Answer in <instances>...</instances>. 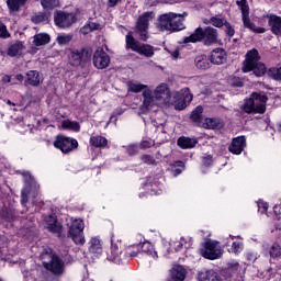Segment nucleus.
I'll list each match as a JSON object with an SVG mask.
<instances>
[{
    "mask_svg": "<svg viewBox=\"0 0 281 281\" xmlns=\"http://www.w3.org/2000/svg\"><path fill=\"white\" fill-rule=\"evenodd\" d=\"M153 93L162 106L173 105L177 111H183L193 99L189 88L171 93L168 83L158 85Z\"/></svg>",
    "mask_w": 281,
    "mask_h": 281,
    "instance_id": "obj_1",
    "label": "nucleus"
},
{
    "mask_svg": "<svg viewBox=\"0 0 281 281\" xmlns=\"http://www.w3.org/2000/svg\"><path fill=\"white\" fill-rule=\"evenodd\" d=\"M188 13L177 14L173 12L165 13L159 16L157 27L160 32H181L186 29L183 21Z\"/></svg>",
    "mask_w": 281,
    "mask_h": 281,
    "instance_id": "obj_2",
    "label": "nucleus"
},
{
    "mask_svg": "<svg viewBox=\"0 0 281 281\" xmlns=\"http://www.w3.org/2000/svg\"><path fill=\"white\" fill-rule=\"evenodd\" d=\"M241 71H244V74L254 71L255 76L258 78H260L263 74H267V66L260 63V54L256 48L247 52Z\"/></svg>",
    "mask_w": 281,
    "mask_h": 281,
    "instance_id": "obj_3",
    "label": "nucleus"
},
{
    "mask_svg": "<svg viewBox=\"0 0 281 281\" xmlns=\"http://www.w3.org/2000/svg\"><path fill=\"white\" fill-rule=\"evenodd\" d=\"M203 38L205 45H215V43H218V31L210 26L204 31L198 27L190 36L184 37L183 43H199Z\"/></svg>",
    "mask_w": 281,
    "mask_h": 281,
    "instance_id": "obj_4",
    "label": "nucleus"
},
{
    "mask_svg": "<svg viewBox=\"0 0 281 281\" xmlns=\"http://www.w3.org/2000/svg\"><path fill=\"white\" fill-rule=\"evenodd\" d=\"M267 95L252 92L249 99H246L241 106L245 113H259L262 115L267 111Z\"/></svg>",
    "mask_w": 281,
    "mask_h": 281,
    "instance_id": "obj_5",
    "label": "nucleus"
},
{
    "mask_svg": "<svg viewBox=\"0 0 281 281\" xmlns=\"http://www.w3.org/2000/svg\"><path fill=\"white\" fill-rule=\"evenodd\" d=\"M68 234L75 245H85V222L81 218L67 220Z\"/></svg>",
    "mask_w": 281,
    "mask_h": 281,
    "instance_id": "obj_6",
    "label": "nucleus"
},
{
    "mask_svg": "<svg viewBox=\"0 0 281 281\" xmlns=\"http://www.w3.org/2000/svg\"><path fill=\"white\" fill-rule=\"evenodd\" d=\"M126 47L132 49V52H136L140 54V56H146V58H153L155 56V48L148 44H142L133 37V33L130 32L126 35Z\"/></svg>",
    "mask_w": 281,
    "mask_h": 281,
    "instance_id": "obj_7",
    "label": "nucleus"
},
{
    "mask_svg": "<svg viewBox=\"0 0 281 281\" xmlns=\"http://www.w3.org/2000/svg\"><path fill=\"white\" fill-rule=\"evenodd\" d=\"M200 254L207 260H217V258L223 256V249L221 245H218V241L209 240L204 243L203 247L200 249Z\"/></svg>",
    "mask_w": 281,
    "mask_h": 281,
    "instance_id": "obj_8",
    "label": "nucleus"
},
{
    "mask_svg": "<svg viewBox=\"0 0 281 281\" xmlns=\"http://www.w3.org/2000/svg\"><path fill=\"white\" fill-rule=\"evenodd\" d=\"M155 19V13L145 12L138 18L136 24V34L139 35L140 41H148V23Z\"/></svg>",
    "mask_w": 281,
    "mask_h": 281,
    "instance_id": "obj_9",
    "label": "nucleus"
},
{
    "mask_svg": "<svg viewBox=\"0 0 281 281\" xmlns=\"http://www.w3.org/2000/svg\"><path fill=\"white\" fill-rule=\"evenodd\" d=\"M158 106H162V105L158 101L157 97L154 95L153 90H150V88L144 90L140 111L143 113H148V111H157Z\"/></svg>",
    "mask_w": 281,
    "mask_h": 281,
    "instance_id": "obj_10",
    "label": "nucleus"
},
{
    "mask_svg": "<svg viewBox=\"0 0 281 281\" xmlns=\"http://www.w3.org/2000/svg\"><path fill=\"white\" fill-rule=\"evenodd\" d=\"M54 146L61 150V153H71V150L78 148V140L67 136H57Z\"/></svg>",
    "mask_w": 281,
    "mask_h": 281,
    "instance_id": "obj_11",
    "label": "nucleus"
},
{
    "mask_svg": "<svg viewBox=\"0 0 281 281\" xmlns=\"http://www.w3.org/2000/svg\"><path fill=\"white\" fill-rule=\"evenodd\" d=\"M55 25L65 30L76 23V15L74 13L57 12L54 15Z\"/></svg>",
    "mask_w": 281,
    "mask_h": 281,
    "instance_id": "obj_12",
    "label": "nucleus"
},
{
    "mask_svg": "<svg viewBox=\"0 0 281 281\" xmlns=\"http://www.w3.org/2000/svg\"><path fill=\"white\" fill-rule=\"evenodd\" d=\"M43 266L47 271H50L55 276H60L65 271V262L56 255H53L49 262H43Z\"/></svg>",
    "mask_w": 281,
    "mask_h": 281,
    "instance_id": "obj_13",
    "label": "nucleus"
},
{
    "mask_svg": "<svg viewBox=\"0 0 281 281\" xmlns=\"http://www.w3.org/2000/svg\"><path fill=\"white\" fill-rule=\"evenodd\" d=\"M243 14V23L244 26L250 30V32H255V34H265L267 30L262 26H256L251 20L249 19V7L247 4L240 8Z\"/></svg>",
    "mask_w": 281,
    "mask_h": 281,
    "instance_id": "obj_14",
    "label": "nucleus"
},
{
    "mask_svg": "<svg viewBox=\"0 0 281 281\" xmlns=\"http://www.w3.org/2000/svg\"><path fill=\"white\" fill-rule=\"evenodd\" d=\"M111 63V57L102 48H98L93 54V65L97 69H106Z\"/></svg>",
    "mask_w": 281,
    "mask_h": 281,
    "instance_id": "obj_15",
    "label": "nucleus"
},
{
    "mask_svg": "<svg viewBox=\"0 0 281 281\" xmlns=\"http://www.w3.org/2000/svg\"><path fill=\"white\" fill-rule=\"evenodd\" d=\"M44 225L53 234H57L58 236L63 235V225L56 220V215L45 216L44 217Z\"/></svg>",
    "mask_w": 281,
    "mask_h": 281,
    "instance_id": "obj_16",
    "label": "nucleus"
},
{
    "mask_svg": "<svg viewBox=\"0 0 281 281\" xmlns=\"http://www.w3.org/2000/svg\"><path fill=\"white\" fill-rule=\"evenodd\" d=\"M88 251L89 254L93 255L94 258L102 256V239L98 236H92L88 241Z\"/></svg>",
    "mask_w": 281,
    "mask_h": 281,
    "instance_id": "obj_17",
    "label": "nucleus"
},
{
    "mask_svg": "<svg viewBox=\"0 0 281 281\" xmlns=\"http://www.w3.org/2000/svg\"><path fill=\"white\" fill-rule=\"evenodd\" d=\"M245 146H247L245 136H239L233 139L228 150L233 155H240L245 150Z\"/></svg>",
    "mask_w": 281,
    "mask_h": 281,
    "instance_id": "obj_18",
    "label": "nucleus"
},
{
    "mask_svg": "<svg viewBox=\"0 0 281 281\" xmlns=\"http://www.w3.org/2000/svg\"><path fill=\"white\" fill-rule=\"evenodd\" d=\"M210 60L213 65H223L227 60V53L223 48H215L211 53Z\"/></svg>",
    "mask_w": 281,
    "mask_h": 281,
    "instance_id": "obj_19",
    "label": "nucleus"
},
{
    "mask_svg": "<svg viewBox=\"0 0 281 281\" xmlns=\"http://www.w3.org/2000/svg\"><path fill=\"white\" fill-rule=\"evenodd\" d=\"M68 60L69 65H71L72 67H80V65H82V61L85 60V49L71 50Z\"/></svg>",
    "mask_w": 281,
    "mask_h": 281,
    "instance_id": "obj_20",
    "label": "nucleus"
},
{
    "mask_svg": "<svg viewBox=\"0 0 281 281\" xmlns=\"http://www.w3.org/2000/svg\"><path fill=\"white\" fill-rule=\"evenodd\" d=\"M268 24L272 34H276V36H281V18L276 14H270L268 15Z\"/></svg>",
    "mask_w": 281,
    "mask_h": 281,
    "instance_id": "obj_21",
    "label": "nucleus"
},
{
    "mask_svg": "<svg viewBox=\"0 0 281 281\" xmlns=\"http://www.w3.org/2000/svg\"><path fill=\"white\" fill-rule=\"evenodd\" d=\"M26 82L31 87H38V85H43V75L37 70H30L26 72Z\"/></svg>",
    "mask_w": 281,
    "mask_h": 281,
    "instance_id": "obj_22",
    "label": "nucleus"
},
{
    "mask_svg": "<svg viewBox=\"0 0 281 281\" xmlns=\"http://www.w3.org/2000/svg\"><path fill=\"white\" fill-rule=\"evenodd\" d=\"M143 188L146 190L147 194L151 196H154V194L159 195L164 192V186L157 181H148Z\"/></svg>",
    "mask_w": 281,
    "mask_h": 281,
    "instance_id": "obj_23",
    "label": "nucleus"
},
{
    "mask_svg": "<svg viewBox=\"0 0 281 281\" xmlns=\"http://www.w3.org/2000/svg\"><path fill=\"white\" fill-rule=\"evenodd\" d=\"M186 276H188V270H186L183 266H175L171 269V272H170L171 281H183L186 280Z\"/></svg>",
    "mask_w": 281,
    "mask_h": 281,
    "instance_id": "obj_24",
    "label": "nucleus"
},
{
    "mask_svg": "<svg viewBox=\"0 0 281 281\" xmlns=\"http://www.w3.org/2000/svg\"><path fill=\"white\" fill-rule=\"evenodd\" d=\"M140 245V254H146V256H149V258H153L154 260H157L159 256L155 251V246L150 244V241H144Z\"/></svg>",
    "mask_w": 281,
    "mask_h": 281,
    "instance_id": "obj_25",
    "label": "nucleus"
},
{
    "mask_svg": "<svg viewBox=\"0 0 281 281\" xmlns=\"http://www.w3.org/2000/svg\"><path fill=\"white\" fill-rule=\"evenodd\" d=\"M200 126H202V128L214 130L223 126V122L221 121V119L206 117L202 121Z\"/></svg>",
    "mask_w": 281,
    "mask_h": 281,
    "instance_id": "obj_26",
    "label": "nucleus"
},
{
    "mask_svg": "<svg viewBox=\"0 0 281 281\" xmlns=\"http://www.w3.org/2000/svg\"><path fill=\"white\" fill-rule=\"evenodd\" d=\"M232 243V248L231 251L232 254H240V251H243L244 246H243V240H235L234 241V236L229 235L226 238L225 245H229Z\"/></svg>",
    "mask_w": 281,
    "mask_h": 281,
    "instance_id": "obj_27",
    "label": "nucleus"
},
{
    "mask_svg": "<svg viewBox=\"0 0 281 281\" xmlns=\"http://www.w3.org/2000/svg\"><path fill=\"white\" fill-rule=\"evenodd\" d=\"M194 64L196 69H202L203 71H205V69H210V58H207V55L196 56Z\"/></svg>",
    "mask_w": 281,
    "mask_h": 281,
    "instance_id": "obj_28",
    "label": "nucleus"
},
{
    "mask_svg": "<svg viewBox=\"0 0 281 281\" xmlns=\"http://www.w3.org/2000/svg\"><path fill=\"white\" fill-rule=\"evenodd\" d=\"M49 41H50L49 34L40 33V34L34 35L33 45H35V47H43V45H47V43H49Z\"/></svg>",
    "mask_w": 281,
    "mask_h": 281,
    "instance_id": "obj_29",
    "label": "nucleus"
},
{
    "mask_svg": "<svg viewBox=\"0 0 281 281\" xmlns=\"http://www.w3.org/2000/svg\"><path fill=\"white\" fill-rule=\"evenodd\" d=\"M198 144L196 138H190V137H180L178 139V146H180V148H194Z\"/></svg>",
    "mask_w": 281,
    "mask_h": 281,
    "instance_id": "obj_30",
    "label": "nucleus"
},
{
    "mask_svg": "<svg viewBox=\"0 0 281 281\" xmlns=\"http://www.w3.org/2000/svg\"><path fill=\"white\" fill-rule=\"evenodd\" d=\"M25 3H27V0H7V5L10 12H19Z\"/></svg>",
    "mask_w": 281,
    "mask_h": 281,
    "instance_id": "obj_31",
    "label": "nucleus"
},
{
    "mask_svg": "<svg viewBox=\"0 0 281 281\" xmlns=\"http://www.w3.org/2000/svg\"><path fill=\"white\" fill-rule=\"evenodd\" d=\"M190 119L192 122H195L199 126H201L203 122V108L198 105L192 112Z\"/></svg>",
    "mask_w": 281,
    "mask_h": 281,
    "instance_id": "obj_32",
    "label": "nucleus"
},
{
    "mask_svg": "<svg viewBox=\"0 0 281 281\" xmlns=\"http://www.w3.org/2000/svg\"><path fill=\"white\" fill-rule=\"evenodd\" d=\"M61 128H64V131H75L76 133H78V131H80V123L76 121L65 120L61 122Z\"/></svg>",
    "mask_w": 281,
    "mask_h": 281,
    "instance_id": "obj_33",
    "label": "nucleus"
},
{
    "mask_svg": "<svg viewBox=\"0 0 281 281\" xmlns=\"http://www.w3.org/2000/svg\"><path fill=\"white\" fill-rule=\"evenodd\" d=\"M23 49H24L23 42H15L9 47L8 56H12V57L19 56L21 52H23Z\"/></svg>",
    "mask_w": 281,
    "mask_h": 281,
    "instance_id": "obj_34",
    "label": "nucleus"
},
{
    "mask_svg": "<svg viewBox=\"0 0 281 281\" xmlns=\"http://www.w3.org/2000/svg\"><path fill=\"white\" fill-rule=\"evenodd\" d=\"M90 144L91 146H94V148H104V146L109 144V140H106L104 136H91Z\"/></svg>",
    "mask_w": 281,
    "mask_h": 281,
    "instance_id": "obj_35",
    "label": "nucleus"
},
{
    "mask_svg": "<svg viewBox=\"0 0 281 281\" xmlns=\"http://www.w3.org/2000/svg\"><path fill=\"white\" fill-rule=\"evenodd\" d=\"M146 89H149V88L144 83L134 82V81H131L128 83V91H131L132 93H142V91L144 92L146 91Z\"/></svg>",
    "mask_w": 281,
    "mask_h": 281,
    "instance_id": "obj_36",
    "label": "nucleus"
},
{
    "mask_svg": "<svg viewBox=\"0 0 281 281\" xmlns=\"http://www.w3.org/2000/svg\"><path fill=\"white\" fill-rule=\"evenodd\" d=\"M140 247L142 245L139 244L131 245L125 249V255L128 256L130 258H136L138 254H142Z\"/></svg>",
    "mask_w": 281,
    "mask_h": 281,
    "instance_id": "obj_37",
    "label": "nucleus"
},
{
    "mask_svg": "<svg viewBox=\"0 0 281 281\" xmlns=\"http://www.w3.org/2000/svg\"><path fill=\"white\" fill-rule=\"evenodd\" d=\"M72 38H74V35L71 34L59 33L56 37V42L58 43V45H60V47H63L65 45H69Z\"/></svg>",
    "mask_w": 281,
    "mask_h": 281,
    "instance_id": "obj_38",
    "label": "nucleus"
},
{
    "mask_svg": "<svg viewBox=\"0 0 281 281\" xmlns=\"http://www.w3.org/2000/svg\"><path fill=\"white\" fill-rule=\"evenodd\" d=\"M121 255H122V250H120V247H117V244H112L111 255H109V260H112V262H120Z\"/></svg>",
    "mask_w": 281,
    "mask_h": 281,
    "instance_id": "obj_39",
    "label": "nucleus"
},
{
    "mask_svg": "<svg viewBox=\"0 0 281 281\" xmlns=\"http://www.w3.org/2000/svg\"><path fill=\"white\" fill-rule=\"evenodd\" d=\"M95 30H100V24L95 22H90L86 25H83L80 30L81 34L87 35L90 34V32H93Z\"/></svg>",
    "mask_w": 281,
    "mask_h": 281,
    "instance_id": "obj_40",
    "label": "nucleus"
},
{
    "mask_svg": "<svg viewBox=\"0 0 281 281\" xmlns=\"http://www.w3.org/2000/svg\"><path fill=\"white\" fill-rule=\"evenodd\" d=\"M41 5L44 10H54V8H58L60 5L59 0H41Z\"/></svg>",
    "mask_w": 281,
    "mask_h": 281,
    "instance_id": "obj_41",
    "label": "nucleus"
},
{
    "mask_svg": "<svg viewBox=\"0 0 281 281\" xmlns=\"http://www.w3.org/2000/svg\"><path fill=\"white\" fill-rule=\"evenodd\" d=\"M269 78H272V80H278L281 82V66L270 68L268 70Z\"/></svg>",
    "mask_w": 281,
    "mask_h": 281,
    "instance_id": "obj_42",
    "label": "nucleus"
},
{
    "mask_svg": "<svg viewBox=\"0 0 281 281\" xmlns=\"http://www.w3.org/2000/svg\"><path fill=\"white\" fill-rule=\"evenodd\" d=\"M183 161H176L173 165H171V173L173 177H179L181 172H183Z\"/></svg>",
    "mask_w": 281,
    "mask_h": 281,
    "instance_id": "obj_43",
    "label": "nucleus"
},
{
    "mask_svg": "<svg viewBox=\"0 0 281 281\" xmlns=\"http://www.w3.org/2000/svg\"><path fill=\"white\" fill-rule=\"evenodd\" d=\"M271 258H280L281 256V246L278 243H273L269 249Z\"/></svg>",
    "mask_w": 281,
    "mask_h": 281,
    "instance_id": "obj_44",
    "label": "nucleus"
},
{
    "mask_svg": "<svg viewBox=\"0 0 281 281\" xmlns=\"http://www.w3.org/2000/svg\"><path fill=\"white\" fill-rule=\"evenodd\" d=\"M33 23H47L49 21V15L46 13H37L32 16Z\"/></svg>",
    "mask_w": 281,
    "mask_h": 281,
    "instance_id": "obj_45",
    "label": "nucleus"
},
{
    "mask_svg": "<svg viewBox=\"0 0 281 281\" xmlns=\"http://www.w3.org/2000/svg\"><path fill=\"white\" fill-rule=\"evenodd\" d=\"M210 23H212L214 25V27H223V25H225V23H227V21L223 18L214 16L211 19Z\"/></svg>",
    "mask_w": 281,
    "mask_h": 281,
    "instance_id": "obj_46",
    "label": "nucleus"
},
{
    "mask_svg": "<svg viewBox=\"0 0 281 281\" xmlns=\"http://www.w3.org/2000/svg\"><path fill=\"white\" fill-rule=\"evenodd\" d=\"M258 205V212H260V214H265L267 212V210H269V204H267V202L259 200L257 202Z\"/></svg>",
    "mask_w": 281,
    "mask_h": 281,
    "instance_id": "obj_47",
    "label": "nucleus"
},
{
    "mask_svg": "<svg viewBox=\"0 0 281 281\" xmlns=\"http://www.w3.org/2000/svg\"><path fill=\"white\" fill-rule=\"evenodd\" d=\"M0 38H10V33L8 32V27L5 24L0 22Z\"/></svg>",
    "mask_w": 281,
    "mask_h": 281,
    "instance_id": "obj_48",
    "label": "nucleus"
},
{
    "mask_svg": "<svg viewBox=\"0 0 281 281\" xmlns=\"http://www.w3.org/2000/svg\"><path fill=\"white\" fill-rule=\"evenodd\" d=\"M246 259L249 262V265L254 263L255 260H258V254L248 251L246 252Z\"/></svg>",
    "mask_w": 281,
    "mask_h": 281,
    "instance_id": "obj_49",
    "label": "nucleus"
},
{
    "mask_svg": "<svg viewBox=\"0 0 281 281\" xmlns=\"http://www.w3.org/2000/svg\"><path fill=\"white\" fill-rule=\"evenodd\" d=\"M34 193H32V191H29L27 189H23L22 190V204L27 203V198L29 196H33Z\"/></svg>",
    "mask_w": 281,
    "mask_h": 281,
    "instance_id": "obj_50",
    "label": "nucleus"
},
{
    "mask_svg": "<svg viewBox=\"0 0 281 281\" xmlns=\"http://www.w3.org/2000/svg\"><path fill=\"white\" fill-rule=\"evenodd\" d=\"M128 155H137L139 153V147L137 145H130L127 147Z\"/></svg>",
    "mask_w": 281,
    "mask_h": 281,
    "instance_id": "obj_51",
    "label": "nucleus"
},
{
    "mask_svg": "<svg viewBox=\"0 0 281 281\" xmlns=\"http://www.w3.org/2000/svg\"><path fill=\"white\" fill-rule=\"evenodd\" d=\"M150 146H155V142L153 139H145L140 143V148H150Z\"/></svg>",
    "mask_w": 281,
    "mask_h": 281,
    "instance_id": "obj_52",
    "label": "nucleus"
},
{
    "mask_svg": "<svg viewBox=\"0 0 281 281\" xmlns=\"http://www.w3.org/2000/svg\"><path fill=\"white\" fill-rule=\"evenodd\" d=\"M224 26H225V32H226V34L229 35V36H234L235 31H234V27H232V24H229V23L226 22V23L224 24Z\"/></svg>",
    "mask_w": 281,
    "mask_h": 281,
    "instance_id": "obj_53",
    "label": "nucleus"
},
{
    "mask_svg": "<svg viewBox=\"0 0 281 281\" xmlns=\"http://www.w3.org/2000/svg\"><path fill=\"white\" fill-rule=\"evenodd\" d=\"M142 161H144V164H155V158H153V156L145 155L142 157Z\"/></svg>",
    "mask_w": 281,
    "mask_h": 281,
    "instance_id": "obj_54",
    "label": "nucleus"
},
{
    "mask_svg": "<svg viewBox=\"0 0 281 281\" xmlns=\"http://www.w3.org/2000/svg\"><path fill=\"white\" fill-rule=\"evenodd\" d=\"M183 245H186V239L181 238L178 243H176V251H179L183 248Z\"/></svg>",
    "mask_w": 281,
    "mask_h": 281,
    "instance_id": "obj_55",
    "label": "nucleus"
},
{
    "mask_svg": "<svg viewBox=\"0 0 281 281\" xmlns=\"http://www.w3.org/2000/svg\"><path fill=\"white\" fill-rule=\"evenodd\" d=\"M240 265L237 261H232L231 263H228V268L233 269V271H238Z\"/></svg>",
    "mask_w": 281,
    "mask_h": 281,
    "instance_id": "obj_56",
    "label": "nucleus"
},
{
    "mask_svg": "<svg viewBox=\"0 0 281 281\" xmlns=\"http://www.w3.org/2000/svg\"><path fill=\"white\" fill-rule=\"evenodd\" d=\"M24 278L26 281H36V277H34V273L25 272Z\"/></svg>",
    "mask_w": 281,
    "mask_h": 281,
    "instance_id": "obj_57",
    "label": "nucleus"
},
{
    "mask_svg": "<svg viewBox=\"0 0 281 281\" xmlns=\"http://www.w3.org/2000/svg\"><path fill=\"white\" fill-rule=\"evenodd\" d=\"M204 166H212V156H205L203 158Z\"/></svg>",
    "mask_w": 281,
    "mask_h": 281,
    "instance_id": "obj_58",
    "label": "nucleus"
},
{
    "mask_svg": "<svg viewBox=\"0 0 281 281\" xmlns=\"http://www.w3.org/2000/svg\"><path fill=\"white\" fill-rule=\"evenodd\" d=\"M122 0H109L108 5L109 8H115V5Z\"/></svg>",
    "mask_w": 281,
    "mask_h": 281,
    "instance_id": "obj_59",
    "label": "nucleus"
},
{
    "mask_svg": "<svg viewBox=\"0 0 281 281\" xmlns=\"http://www.w3.org/2000/svg\"><path fill=\"white\" fill-rule=\"evenodd\" d=\"M171 54V57L177 60L179 58V49H175L173 52H169Z\"/></svg>",
    "mask_w": 281,
    "mask_h": 281,
    "instance_id": "obj_60",
    "label": "nucleus"
},
{
    "mask_svg": "<svg viewBox=\"0 0 281 281\" xmlns=\"http://www.w3.org/2000/svg\"><path fill=\"white\" fill-rule=\"evenodd\" d=\"M23 177H24L26 183H30V181H32V175H30V172H25L23 175Z\"/></svg>",
    "mask_w": 281,
    "mask_h": 281,
    "instance_id": "obj_61",
    "label": "nucleus"
},
{
    "mask_svg": "<svg viewBox=\"0 0 281 281\" xmlns=\"http://www.w3.org/2000/svg\"><path fill=\"white\" fill-rule=\"evenodd\" d=\"M15 80H19V82H23V80H25V77L19 74V75H15Z\"/></svg>",
    "mask_w": 281,
    "mask_h": 281,
    "instance_id": "obj_62",
    "label": "nucleus"
},
{
    "mask_svg": "<svg viewBox=\"0 0 281 281\" xmlns=\"http://www.w3.org/2000/svg\"><path fill=\"white\" fill-rule=\"evenodd\" d=\"M236 3L239 8H241L243 5H247V3H245L243 0L237 1Z\"/></svg>",
    "mask_w": 281,
    "mask_h": 281,
    "instance_id": "obj_63",
    "label": "nucleus"
},
{
    "mask_svg": "<svg viewBox=\"0 0 281 281\" xmlns=\"http://www.w3.org/2000/svg\"><path fill=\"white\" fill-rule=\"evenodd\" d=\"M3 82H10V76L3 77Z\"/></svg>",
    "mask_w": 281,
    "mask_h": 281,
    "instance_id": "obj_64",
    "label": "nucleus"
}]
</instances>
